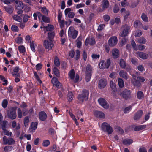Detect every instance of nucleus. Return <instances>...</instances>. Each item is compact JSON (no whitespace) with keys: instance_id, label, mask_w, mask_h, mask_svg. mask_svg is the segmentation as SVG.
<instances>
[{"instance_id":"nucleus-55","label":"nucleus","mask_w":152,"mask_h":152,"mask_svg":"<svg viewBox=\"0 0 152 152\" xmlns=\"http://www.w3.org/2000/svg\"><path fill=\"white\" fill-rule=\"evenodd\" d=\"M37 123H32L31 126V129L35 130L37 127Z\"/></svg>"},{"instance_id":"nucleus-24","label":"nucleus","mask_w":152,"mask_h":152,"mask_svg":"<svg viewBox=\"0 0 152 152\" xmlns=\"http://www.w3.org/2000/svg\"><path fill=\"white\" fill-rule=\"evenodd\" d=\"M16 9L18 10H22L24 7L23 4L21 1L16 2Z\"/></svg>"},{"instance_id":"nucleus-14","label":"nucleus","mask_w":152,"mask_h":152,"mask_svg":"<svg viewBox=\"0 0 152 152\" xmlns=\"http://www.w3.org/2000/svg\"><path fill=\"white\" fill-rule=\"evenodd\" d=\"M38 17L40 20H42L43 21L48 23L50 21L49 18L44 15H42L39 12H37Z\"/></svg>"},{"instance_id":"nucleus-1","label":"nucleus","mask_w":152,"mask_h":152,"mask_svg":"<svg viewBox=\"0 0 152 152\" xmlns=\"http://www.w3.org/2000/svg\"><path fill=\"white\" fill-rule=\"evenodd\" d=\"M120 95L126 100L130 99L132 95L131 91L128 89H125L122 92L119 93Z\"/></svg>"},{"instance_id":"nucleus-10","label":"nucleus","mask_w":152,"mask_h":152,"mask_svg":"<svg viewBox=\"0 0 152 152\" xmlns=\"http://www.w3.org/2000/svg\"><path fill=\"white\" fill-rule=\"evenodd\" d=\"M43 45L45 48L49 50L52 49L54 45L52 41L51 40H45L43 42Z\"/></svg>"},{"instance_id":"nucleus-5","label":"nucleus","mask_w":152,"mask_h":152,"mask_svg":"<svg viewBox=\"0 0 152 152\" xmlns=\"http://www.w3.org/2000/svg\"><path fill=\"white\" fill-rule=\"evenodd\" d=\"M101 128L104 131H107L109 134L112 132L113 130L112 127L106 122H104L102 124Z\"/></svg>"},{"instance_id":"nucleus-62","label":"nucleus","mask_w":152,"mask_h":152,"mask_svg":"<svg viewBox=\"0 0 152 152\" xmlns=\"http://www.w3.org/2000/svg\"><path fill=\"white\" fill-rule=\"evenodd\" d=\"M137 50H143L145 49V46L144 45H141L138 46Z\"/></svg>"},{"instance_id":"nucleus-60","label":"nucleus","mask_w":152,"mask_h":152,"mask_svg":"<svg viewBox=\"0 0 152 152\" xmlns=\"http://www.w3.org/2000/svg\"><path fill=\"white\" fill-rule=\"evenodd\" d=\"M18 116L20 118L22 117V112L21 110L19 108L18 109Z\"/></svg>"},{"instance_id":"nucleus-32","label":"nucleus","mask_w":152,"mask_h":152,"mask_svg":"<svg viewBox=\"0 0 152 152\" xmlns=\"http://www.w3.org/2000/svg\"><path fill=\"white\" fill-rule=\"evenodd\" d=\"M12 18L14 20L18 22H20L22 21V18L17 15L13 16Z\"/></svg>"},{"instance_id":"nucleus-64","label":"nucleus","mask_w":152,"mask_h":152,"mask_svg":"<svg viewBox=\"0 0 152 152\" xmlns=\"http://www.w3.org/2000/svg\"><path fill=\"white\" fill-rule=\"evenodd\" d=\"M131 109V107L129 106L125 108L124 110V112L125 113H128L130 110Z\"/></svg>"},{"instance_id":"nucleus-3","label":"nucleus","mask_w":152,"mask_h":152,"mask_svg":"<svg viewBox=\"0 0 152 152\" xmlns=\"http://www.w3.org/2000/svg\"><path fill=\"white\" fill-rule=\"evenodd\" d=\"M78 34V31L75 30L74 27L70 26L69 28L68 31V34L69 37L73 39H75L77 37Z\"/></svg>"},{"instance_id":"nucleus-58","label":"nucleus","mask_w":152,"mask_h":152,"mask_svg":"<svg viewBox=\"0 0 152 152\" xmlns=\"http://www.w3.org/2000/svg\"><path fill=\"white\" fill-rule=\"evenodd\" d=\"M34 75L35 77V78L38 81L39 83L40 84H41L42 83V81L39 78L38 75H37V73L35 72L34 73Z\"/></svg>"},{"instance_id":"nucleus-29","label":"nucleus","mask_w":152,"mask_h":152,"mask_svg":"<svg viewBox=\"0 0 152 152\" xmlns=\"http://www.w3.org/2000/svg\"><path fill=\"white\" fill-rule=\"evenodd\" d=\"M133 142V140L131 139H126L123 140V142L124 144L127 145L132 143Z\"/></svg>"},{"instance_id":"nucleus-39","label":"nucleus","mask_w":152,"mask_h":152,"mask_svg":"<svg viewBox=\"0 0 152 152\" xmlns=\"http://www.w3.org/2000/svg\"><path fill=\"white\" fill-rule=\"evenodd\" d=\"M132 84L134 86H139L140 85V82L136 80L134 78L132 81Z\"/></svg>"},{"instance_id":"nucleus-53","label":"nucleus","mask_w":152,"mask_h":152,"mask_svg":"<svg viewBox=\"0 0 152 152\" xmlns=\"http://www.w3.org/2000/svg\"><path fill=\"white\" fill-rule=\"evenodd\" d=\"M141 25V22L138 20L135 21L134 23V26L135 27H138Z\"/></svg>"},{"instance_id":"nucleus-13","label":"nucleus","mask_w":152,"mask_h":152,"mask_svg":"<svg viewBox=\"0 0 152 152\" xmlns=\"http://www.w3.org/2000/svg\"><path fill=\"white\" fill-rule=\"evenodd\" d=\"M124 29L120 34V36L121 37H124L127 36L129 33V30L130 29V27L126 25L124 26Z\"/></svg>"},{"instance_id":"nucleus-33","label":"nucleus","mask_w":152,"mask_h":152,"mask_svg":"<svg viewBox=\"0 0 152 152\" xmlns=\"http://www.w3.org/2000/svg\"><path fill=\"white\" fill-rule=\"evenodd\" d=\"M137 97L139 99H142L144 97L143 93L141 91H139L137 93Z\"/></svg>"},{"instance_id":"nucleus-30","label":"nucleus","mask_w":152,"mask_h":152,"mask_svg":"<svg viewBox=\"0 0 152 152\" xmlns=\"http://www.w3.org/2000/svg\"><path fill=\"white\" fill-rule=\"evenodd\" d=\"M18 50L19 52L23 54H24L26 52V49L24 46L21 45L18 47Z\"/></svg>"},{"instance_id":"nucleus-34","label":"nucleus","mask_w":152,"mask_h":152,"mask_svg":"<svg viewBox=\"0 0 152 152\" xmlns=\"http://www.w3.org/2000/svg\"><path fill=\"white\" fill-rule=\"evenodd\" d=\"M118 83L119 87L122 88L124 86V82L121 78H119L118 79Z\"/></svg>"},{"instance_id":"nucleus-42","label":"nucleus","mask_w":152,"mask_h":152,"mask_svg":"<svg viewBox=\"0 0 152 152\" xmlns=\"http://www.w3.org/2000/svg\"><path fill=\"white\" fill-rule=\"evenodd\" d=\"M141 18L142 20L145 22L148 21V18L147 16L144 13H142L141 15Z\"/></svg>"},{"instance_id":"nucleus-11","label":"nucleus","mask_w":152,"mask_h":152,"mask_svg":"<svg viewBox=\"0 0 152 152\" xmlns=\"http://www.w3.org/2000/svg\"><path fill=\"white\" fill-rule=\"evenodd\" d=\"M118 42V39L116 37L113 36L111 37L108 40L109 45L113 47L116 45Z\"/></svg>"},{"instance_id":"nucleus-21","label":"nucleus","mask_w":152,"mask_h":152,"mask_svg":"<svg viewBox=\"0 0 152 152\" xmlns=\"http://www.w3.org/2000/svg\"><path fill=\"white\" fill-rule=\"evenodd\" d=\"M143 112L141 110L138 111L134 115V119L135 120H139L142 115Z\"/></svg>"},{"instance_id":"nucleus-48","label":"nucleus","mask_w":152,"mask_h":152,"mask_svg":"<svg viewBox=\"0 0 152 152\" xmlns=\"http://www.w3.org/2000/svg\"><path fill=\"white\" fill-rule=\"evenodd\" d=\"M73 94L72 92H69L68 94L67 99L69 102L71 101L72 99Z\"/></svg>"},{"instance_id":"nucleus-28","label":"nucleus","mask_w":152,"mask_h":152,"mask_svg":"<svg viewBox=\"0 0 152 152\" xmlns=\"http://www.w3.org/2000/svg\"><path fill=\"white\" fill-rule=\"evenodd\" d=\"M69 113L72 119L75 121L76 125L78 126L79 125V123L77 121V119L76 118L75 115L70 112H69Z\"/></svg>"},{"instance_id":"nucleus-27","label":"nucleus","mask_w":152,"mask_h":152,"mask_svg":"<svg viewBox=\"0 0 152 152\" xmlns=\"http://www.w3.org/2000/svg\"><path fill=\"white\" fill-rule=\"evenodd\" d=\"M4 8L5 10L9 14H11L12 13L13 11V8L11 7H5L4 6Z\"/></svg>"},{"instance_id":"nucleus-57","label":"nucleus","mask_w":152,"mask_h":152,"mask_svg":"<svg viewBox=\"0 0 152 152\" xmlns=\"http://www.w3.org/2000/svg\"><path fill=\"white\" fill-rule=\"evenodd\" d=\"M29 121L28 117H25L24 119V124L25 126H27L28 125Z\"/></svg>"},{"instance_id":"nucleus-56","label":"nucleus","mask_w":152,"mask_h":152,"mask_svg":"<svg viewBox=\"0 0 152 152\" xmlns=\"http://www.w3.org/2000/svg\"><path fill=\"white\" fill-rule=\"evenodd\" d=\"M58 22L59 23L60 27L61 28H62L64 27V26L65 22L64 20H58Z\"/></svg>"},{"instance_id":"nucleus-26","label":"nucleus","mask_w":152,"mask_h":152,"mask_svg":"<svg viewBox=\"0 0 152 152\" xmlns=\"http://www.w3.org/2000/svg\"><path fill=\"white\" fill-rule=\"evenodd\" d=\"M103 9L104 10L109 7V3L108 0H103L102 4Z\"/></svg>"},{"instance_id":"nucleus-49","label":"nucleus","mask_w":152,"mask_h":152,"mask_svg":"<svg viewBox=\"0 0 152 152\" xmlns=\"http://www.w3.org/2000/svg\"><path fill=\"white\" fill-rule=\"evenodd\" d=\"M11 29L12 31L15 32H17L19 30L18 27L15 25H13L12 26Z\"/></svg>"},{"instance_id":"nucleus-50","label":"nucleus","mask_w":152,"mask_h":152,"mask_svg":"<svg viewBox=\"0 0 152 152\" xmlns=\"http://www.w3.org/2000/svg\"><path fill=\"white\" fill-rule=\"evenodd\" d=\"M50 143L48 140H44L42 142V145L44 147H47L49 145Z\"/></svg>"},{"instance_id":"nucleus-19","label":"nucleus","mask_w":152,"mask_h":152,"mask_svg":"<svg viewBox=\"0 0 152 152\" xmlns=\"http://www.w3.org/2000/svg\"><path fill=\"white\" fill-rule=\"evenodd\" d=\"M137 56L143 59H147L148 57V55L146 53L142 52H137L136 53Z\"/></svg>"},{"instance_id":"nucleus-16","label":"nucleus","mask_w":152,"mask_h":152,"mask_svg":"<svg viewBox=\"0 0 152 152\" xmlns=\"http://www.w3.org/2000/svg\"><path fill=\"white\" fill-rule=\"evenodd\" d=\"M20 69L18 66H16L14 67L13 69V71L11 73L12 75L15 77H19L20 75L18 72Z\"/></svg>"},{"instance_id":"nucleus-47","label":"nucleus","mask_w":152,"mask_h":152,"mask_svg":"<svg viewBox=\"0 0 152 152\" xmlns=\"http://www.w3.org/2000/svg\"><path fill=\"white\" fill-rule=\"evenodd\" d=\"M54 64L56 66H59L60 65L59 60L57 57H56L54 59Z\"/></svg>"},{"instance_id":"nucleus-54","label":"nucleus","mask_w":152,"mask_h":152,"mask_svg":"<svg viewBox=\"0 0 152 152\" xmlns=\"http://www.w3.org/2000/svg\"><path fill=\"white\" fill-rule=\"evenodd\" d=\"M131 45L133 48V49L136 50H137V47L136 46V45L135 42L134 40H132L131 41Z\"/></svg>"},{"instance_id":"nucleus-23","label":"nucleus","mask_w":152,"mask_h":152,"mask_svg":"<svg viewBox=\"0 0 152 152\" xmlns=\"http://www.w3.org/2000/svg\"><path fill=\"white\" fill-rule=\"evenodd\" d=\"M39 119L41 121H44L45 120L47 117L46 113L43 111H41L39 113Z\"/></svg>"},{"instance_id":"nucleus-44","label":"nucleus","mask_w":152,"mask_h":152,"mask_svg":"<svg viewBox=\"0 0 152 152\" xmlns=\"http://www.w3.org/2000/svg\"><path fill=\"white\" fill-rule=\"evenodd\" d=\"M81 39L79 37L77 39L76 41L77 42V46L79 48L81 47L82 45V42H81Z\"/></svg>"},{"instance_id":"nucleus-20","label":"nucleus","mask_w":152,"mask_h":152,"mask_svg":"<svg viewBox=\"0 0 152 152\" xmlns=\"http://www.w3.org/2000/svg\"><path fill=\"white\" fill-rule=\"evenodd\" d=\"M112 55L114 58H118L119 56V50L116 48L113 49L112 50Z\"/></svg>"},{"instance_id":"nucleus-6","label":"nucleus","mask_w":152,"mask_h":152,"mask_svg":"<svg viewBox=\"0 0 152 152\" xmlns=\"http://www.w3.org/2000/svg\"><path fill=\"white\" fill-rule=\"evenodd\" d=\"M68 75L70 78L73 80L75 83L77 82L79 79V76L78 74L75 75V72L73 69L70 70L68 73Z\"/></svg>"},{"instance_id":"nucleus-8","label":"nucleus","mask_w":152,"mask_h":152,"mask_svg":"<svg viewBox=\"0 0 152 152\" xmlns=\"http://www.w3.org/2000/svg\"><path fill=\"white\" fill-rule=\"evenodd\" d=\"M110 64V60L109 59L107 60L106 63L104 60H102L99 64V66L101 69H104L105 68H108Z\"/></svg>"},{"instance_id":"nucleus-12","label":"nucleus","mask_w":152,"mask_h":152,"mask_svg":"<svg viewBox=\"0 0 152 152\" xmlns=\"http://www.w3.org/2000/svg\"><path fill=\"white\" fill-rule=\"evenodd\" d=\"M3 141L4 145L7 144L9 145H12L14 144L15 142L12 138L8 139L6 136H4L3 137Z\"/></svg>"},{"instance_id":"nucleus-22","label":"nucleus","mask_w":152,"mask_h":152,"mask_svg":"<svg viewBox=\"0 0 152 152\" xmlns=\"http://www.w3.org/2000/svg\"><path fill=\"white\" fill-rule=\"evenodd\" d=\"M107 84V81L105 80L101 79L99 81V87L100 88H102L106 86Z\"/></svg>"},{"instance_id":"nucleus-25","label":"nucleus","mask_w":152,"mask_h":152,"mask_svg":"<svg viewBox=\"0 0 152 152\" xmlns=\"http://www.w3.org/2000/svg\"><path fill=\"white\" fill-rule=\"evenodd\" d=\"M119 75L121 77L125 79H127L128 78L127 73L123 70H121L120 72Z\"/></svg>"},{"instance_id":"nucleus-43","label":"nucleus","mask_w":152,"mask_h":152,"mask_svg":"<svg viewBox=\"0 0 152 152\" xmlns=\"http://www.w3.org/2000/svg\"><path fill=\"white\" fill-rule=\"evenodd\" d=\"M120 66L123 68H124L126 66V64L124 60L121 59L120 61Z\"/></svg>"},{"instance_id":"nucleus-18","label":"nucleus","mask_w":152,"mask_h":152,"mask_svg":"<svg viewBox=\"0 0 152 152\" xmlns=\"http://www.w3.org/2000/svg\"><path fill=\"white\" fill-rule=\"evenodd\" d=\"M94 115L97 117L100 118H104L105 117L104 114L102 112L96 111L94 113Z\"/></svg>"},{"instance_id":"nucleus-7","label":"nucleus","mask_w":152,"mask_h":152,"mask_svg":"<svg viewBox=\"0 0 152 152\" xmlns=\"http://www.w3.org/2000/svg\"><path fill=\"white\" fill-rule=\"evenodd\" d=\"M92 68L91 65H87L86 70V81L88 82L89 81L91 75Z\"/></svg>"},{"instance_id":"nucleus-40","label":"nucleus","mask_w":152,"mask_h":152,"mask_svg":"<svg viewBox=\"0 0 152 152\" xmlns=\"http://www.w3.org/2000/svg\"><path fill=\"white\" fill-rule=\"evenodd\" d=\"M110 86L113 91H115L116 90V85L113 81H110Z\"/></svg>"},{"instance_id":"nucleus-41","label":"nucleus","mask_w":152,"mask_h":152,"mask_svg":"<svg viewBox=\"0 0 152 152\" xmlns=\"http://www.w3.org/2000/svg\"><path fill=\"white\" fill-rule=\"evenodd\" d=\"M53 71L54 75L57 77H58L60 75L59 71L56 68L54 67L53 69Z\"/></svg>"},{"instance_id":"nucleus-46","label":"nucleus","mask_w":152,"mask_h":152,"mask_svg":"<svg viewBox=\"0 0 152 152\" xmlns=\"http://www.w3.org/2000/svg\"><path fill=\"white\" fill-rule=\"evenodd\" d=\"M30 46L31 49L33 52H35V44L34 43L33 41L30 42Z\"/></svg>"},{"instance_id":"nucleus-31","label":"nucleus","mask_w":152,"mask_h":152,"mask_svg":"<svg viewBox=\"0 0 152 152\" xmlns=\"http://www.w3.org/2000/svg\"><path fill=\"white\" fill-rule=\"evenodd\" d=\"M4 134L7 136H11L12 135V133L11 132H9L8 131L5 129V127L4 126L2 127Z\"/></svg>"},{"instance_id":"nucleus-35","label":"nucleus","mask_w":152,"mask_h":152,"mask_svg":"<svg viewBox=\"0 0 152 152\" xmlns=\"http://www.w3.org/2000/svg\"><path fill=\"white\" fill-rule=\"evenodd\" d=\"M145 128V126L141 125L135 127L134 128V130L136 131H139L142 130Z\"/></svg>"},{"instance_id":"nucleus-63","label":"nucleus","mask_w":152,"mask_h":152,"mask_svg":"<svg viewBox=\"0 0 152 152\" xmlns=\"http://www.w3.org/2000/svg\"><path fill=\"white\" fill-rule=\"evenodd\" d=\"M30 17V16H28L26 15H25L23 18V21L24 22H27L28 20V18Z\"/></svg>"},{"instance_id":"nucleus-9","label":"nucleus","mask_w":152,"mask_h":152,"mask_svg":"<svg viewBox=\"0 0 152 152\" xmlns=\"http://www.w3.org/2000/svg\"><path fill=\"white\" fill-rule=\"evenodd\" d=\"M98 101L99 104L104 108L106 109L109 108V105L104 98H99L98 99Z\"/></svg>"},{"instance_id":"nucleus-4","label":"nucleus","mask_w":152,"mask_h":152,"mask_svg":"<svg viewBox=\"0 0 152 152\" xmlns=\"http://www.w3.org/2000/svg\"><path fill=\"white\" fill-rule=\"evenodd\" d=\"M88 91L87 90H84L82 91V94L78 96V99L80 102H82L84 100L88 99Z\"/></svg>"},{"instance_id":"nucleus-2","label":"nucleus","mask_w":152,"mask_h":152,"mask_svg":"<svg viewBox=\"0 0 152 152\" xmlns=\"http://www.w3.org/2000/svg\"><path fill=\"white\" fill-rule=\"evenodd\" d=\"M16 108L15 107L9 109L7 112L8 118L11 119H15L16 117Z\"/></svg>"},{"instance_id":"nucleus-15","label":"nucleus","mask_w":152,"mask_h":152,"mask_svg":"<svg viewBox=\"0 0 152 152\" xmlns=\"http://www.w3.org/2000/svg\"><path fill=\"white\" fill-rule=\"evenodd\" d=\"M51 83L54 86H56L58 88H60L61 87V83L59 82L58 79L55 77H53L52 78Z\"/></svg>"},{"instance_id":"nucleus-45","label":"nucleus","mask_w":152,"mask_h":152,"mask_svg":"<svg viewBox=\"0 0 152 152\" xmlns=\"http://www.w3.org/2000/svg\"><path fill=\"white\" fill-rule=\"evenodd\" d=\"M137 42L140 43L145 44L146 42V40L143 37H140L137 40Z\"/></svg>"},{"instance_id":"nucleus-37","label":"nucleus","mask_w":152,"mask_h":152,"mask_svg":"<svg viewBox=\"0 0 152 152\" xmlns=\"http://www.w3.org/2000/svg\"><path fill=\"white\" fill-rule=\"evenodd\" d=\"M48 31H52L54 29V26L53 25L48 24L47 26L45 27Z\"/></svg>"},{"instance_id":"nucleus-51","label":"nucleus","mask_w":152,"mask_h":152,"mask_svg":"<svg viewBox=\"0 0 152 152\" xmlns=\"http://www.w3.org/2000/svg\"><path fill=\"white\" fill-rule=\"evenodd\" d=\"M12 149V146H7L4 147V150L5 152H9Z\"/></svg>"},{"instance_id":"nucleus-36","label":"nucleus","mask_w":152,"mask_h":152,"mask_svg":"<svg viewBox=\"0 0 152 152\" xmlns=\"http://www.w3.org/2000/svg\"><path fill=\"white\" fill-rule=\"evenodd\" d=\"M75 115L77 118L79 120L80 117H81L83 115V113L80 110H79L77 112L75 113Z\"/></svg>"},{"instance_id":"nucleus-61","label":"nucleus","mask_w":152,"mask_h":152,"mask_svg":"<svg viewBox=\"0 0 152 152\" xmlns=\"http://www.w3.org/2000/svg\"><path fill=\"white\" fill-rule=\"evenodd\" d=\"M59 35L62 38L65 37V33L63 29L61 30L59 33Z\"/></svg>"},{"instance_id":"nucleus-59","label":"nucleus","mask_w":152,"mask_h":152,"mask_svg":"<svg viewBox=\"0 0 152 152\" xmlns=\"http://www.w3.org/2000/svg\"><path fill=\"white\" fill-rule=\"evenodd\" d=\"M34 75L35 77V78L38 81L39 83L40 84H41L42 83V81L39 78L38 75H37V73L35 72L34 73Z\"/></svg>"},{"instance_id":"nucleus-17","label":"nucleus","mask_w":152,"mask_h":152,"mask_svg":"<svg viewBox=\"0 0 152 152\" xmlns=\"http://www.w3.org/2000/svg\"><path fill=\"white\" fill-rule=\"evenodd\" d=\"M95 41L94 38H88L86 39L85 41V44L86 45L88 44L91 45H93L95 44Z\"/></svg>"},{"instance_id":"nucleus-38","label":"nucleus","mask_w":152,"mask_h":152,"mask_svg":"<svg viewBox=\"0 0 152 152\" xmlns=\"http://www.w3.org/2000/svg\"><path fill=\"white\" fill-rule=\"evenodd\" d=\"M39 8L41 10V11L43 12L44 14H47L48 13V11L46 9L45 7H39Z\"/></svg>"},{"instance_id":"nucleus-52","label":"nucleus","mask_w":152,"mask_h":152,"mask_svg":"<svg viewBox=\"0 0 152 152\" xmlns=\"http://www.w3.org/2000/svg\"><path fill=\"white\" fill-rule=\"evenodd\" d=\"M8 104V101L6 99H4L2 103V107L4 108H6Z\"/></svg>"}]
</instances>
